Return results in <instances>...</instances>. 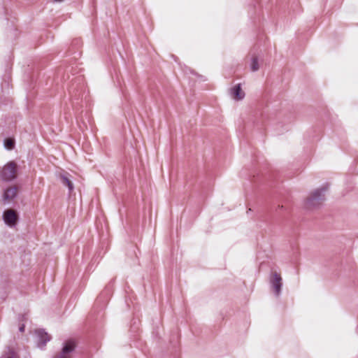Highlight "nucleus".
<instances>
[{"label":"nucleus","instance_id":"0eeeda50","mask_svg":"<svg viewBox=\"0 0 358 358\" xmlns=\"http://www.w3.org/2000/svg\"><path fill=\"white\" fill-rule=\"evenodd\" d=\"M281 277L279 274L277 273H274L273 274V278H272V286L273 288L274 292L277 295L279 294L281 289Z\"/></svg>","mask_w":358,"mask_h":358},{"label":"nucleus","instance_id":"6e6552de","mask_svg":"<svg viewBox=\"0 0 358 358\" xmlns=\"http://www.w3.org/2000/svg\"><path fill=\"white\" fill-rule=\"evenodd\" d=\"M233 97L236 100H241L245 96L244 92L242 90L241 85L238 84L235 86L233 90Z\"/></svg>","mask_w":358,"mask_h":358},{"label":"nucleus","instance_id":"4468645a","mask_svg":"<svg viewBox=\"0 0 358 358\" xmlns=\"http://www.w3.org/2000/svg\"><path fill=\"white\" fill-rule=\"evenodd\" d=\"M7 358H13V357H7Z\"/></svg>","mask_w":358,"mask_h":358},{"label":"nucleus","instance_id":"39448f33","mask_svg":"<svg viewBox=\"0 0 358 358\" xmlns=\"http://www.w3.org/2000/svg\"><path fill=\"white\" fill-rule=\"evenodd\" d=\"M36 337L37 345L39 348L44 347L47 342H48L51 337L43 329H37L35 331Z\"/></svg>","mask_w":358,"mask_h":358},{"label":"nucleus","instance_id":"f8f14e48","mask_svg":"<svg viewBox=\"0 0 358 358\" xmlns=\"http://www.w3.org/2000/svg\"><path fill=\"white\" fill-rule=\"evenodd\" d=\"M20 331L23 332L24 331V325L22 324L19 328Z\"/></svg>","mask_w":358,"mask_h":358},{"label":"nucleus","instance_id":"9d476101","mask_svg":"<svg viewBox=\"0 0 358 358\" xmlns=\"http://www.w3.org/2000/svg\"><path fill=\"white\" fill-rule=\"evenodd\" d=\"M4 145L8 150H12L14 148L15 142L11 138H6L4 141Z\"/></svg>","mask_w":358,"mask_h":358},{"label":"nucleus","instance_id":"f03ea898","mask_svg":"<svg viewBox=\"0 0 358 358\" xmlns=\"http://www.w3.org/2000/svg\"><path fill=\"white\" fill-rule=\"evenodd\" d=\"M76 345L73 341H68L65 343L62 351L55 355L53 358H71L70 355L75 349Z\"/></svg>","mask_w":358,"mask_h":358},{"label":"nucleus","instance_id":"20e7f679","mask_svg":"<svg viewBox=\"0 0 358 358\" xmlns=\"http://www.w3.org/2000/svg\"><path fill=\"white\" fill-rule=\"evenodd\" d=\"M18 192L16 186H10L3 193L2 199L4 203H9L17 196Z\"/></svg>","mask_w":358,"mask_h":358},{"label":"nucleus","instance_id":"f257e3e1","mask_svg":"<svg viewBox=\"0 0 358 358\" xmlns=\"http://www.w3.org/2000/svg\"><path fill=\"white\" fill-rule=\"evenodd\" d=\"M17 165L15 162H9L0 168V178L6 182L14 180L17 177Z\"/></svg>","mask_w":358,"mask_h":358},{"label":"nucleus","instance_id":"423d86ee","mask_svg":"<svg viewBox=\"0 0 358 358\" xmlns=\"http://www.w3.org/2000/svg\"><path fill=\"white\" fill-rule=\"evenodd\" d=\"M322 189H317L310 195L306 201V205L308 207H310L312 205L318 203L320 201L322 200Z\"/></svg>","mask_w":358,"mask_h":358},{"label":"nucleus","instance_id":"1a4fd4ad","mask_svg":"<svg viewBox=\"0 0 358 358\" xmlns=\"http://www.w3.org/2000/svg\"><path fill=\"white\" fill-rule=\"evenodd\" d=\"M62 184L69 188V192L73 190V184L67 175H62L60 177Z\"/></svg>","mask_w":358,"mask_h":358},{"label":"nucleus","instance_id":"ddd939ff","mask_svg":"<svg viewBox=\"0 0 358 358\" xmlns=\"http://www.w3.org/2000/svg\"><path fill=\"white\" fill-rule=\"evenodd\" d=\"M55 1H57V2H60V1H62L63 0H54Z\"/></svg>","mask_w":358,"mask_h":358},{"label":"nucleus","instance_id":"9b49d317","mask_svg":"<svg viewBox=\"0 0 358 358\" xmlns=\"http://www.w3.org/2000/svg\"><path fill=\"white\" fill-rule=\"evenodd\" d=\"M251 69L253 71H257L259 69V64L258 59L257 57H253L252 64H251Z\"/></svg>","mask_w":358,"mask_h":358},{"label":"nucleus","instance_id":"7ed1b4c3","mask_svg":"<svg viewBox=\"0 0 358 358\" xmlns=\"http://www.w3.org/2000/svg\"><path fill=\"white\" fill-rule=\"evenodd\" d=\"M3 219L7 225L12 227L17 224L18 215L15 210L8 209L3 212Z\"/></svg>","mask_w":358,"mask_h":358}]
</instances>
